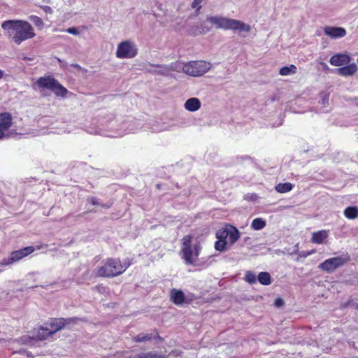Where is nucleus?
Masks as SVG:
<instances>
[{
    "label": "nucleus",
    "mask_w": 358,
    "mask_h": 358,
    "mask_svg": "<svg viewBox=\"0 0 358 358\" xmlns=\"http://www.w3.org/2000/svg\"><path fill=\"white\" fill-rule=\"evenodd\" d=\"M12 124L11 115L8 113L0 115V130L4 138L10 137L13 134L8 131Z\"/></svg>",
    "instance_id": "ddd939ff"
},
{
    "label": "nucleus",
    "mask_w": 358,
    "mask_h": 358,
    "mask_svg": "<svg viewBox=\"0 0 358 358\" xmlns=\"http://www.w3.org/2000/svg\"><path fill=\"white\" fill-rule=\"evenodd\" d=\"M352 58L348 54L338 53L333 55L329 60L330 64L334 66H342L348 64Z\"/></svg>",
    "instance_id": "4468645a"
},
{
    "label": "nucleus",
    "mask_w": 358,
    "mask_h": 358,
    "mask_svg": "<svg viewBox=\"0 0 358 358\" xmlns=\"http://www.w3.org/2000/svg\"><path fill=\"white\" fill-rule=\"evenodd\" d=\"M206 21L216 29L246 33L251 31V26L250 24L241 20L222 15H208L206 17Z\"/></svg>",
    "instance_id": "f03ea898"
},
{
    "label": "nucleus",
    "mask_w": 358,
    "mask_h": 358,
    "mask_svg": "<svg viewBox=\"0 0 358 358\" xmlns=\"http://www.w3.org/2000/svg\"><path fill=\"white\" fill-rule=\"evenodd\" d=\"M52 336V333L50 331L49 327H41L37 330V334L35 335V337L38 340H45L49 336Z\"/></svg>",
    "instance_id": "aec40b11"
},
{
    "label": "nucleus",
    "mask_w": 358,
    "mask_h": 358,
    "mask_svg": "<svg viewBox=\"0 0 358 358\" xmlns=\"http://www.w3.org/2000/svg\"><path fill=\"white\" fill-rule=\"evenodd\" d=\"M259 282L264 285H268L271 284V276L267 272H261L258 275Z\"/></svg>",
    "instance_id": "a878e982"
},
{
    "label": "nucleus",
    "mask_w": 358,
    "mask_h": 358,
    "mask_svg": "<svg viewBox=\"0 0 358 358\" xmlns=\"http://www.w3.org/2000/svg\"><path fill=\"white\" fill-rule=\"evenodd\" d=\"M201 106V101L196 97L188 99L184 103L185 110L189 112H195L200 109Z\"/></svg>",
    "instance_id": "f3484780"
},
{
    "label": "nucleus",
    "mask_w": 358,
    "mask_h": 358,
    "mask_svg": "<svg viewBox=\"0 0 358 358\" xmlns=\"http://www.w3.org/2000/svg\"><path fill=\"white\" fill-rule=\"evenodd\" d=\"M180 255L187 265L196 262L201 247L193 236L187 235L182 240Z\"/></svg>",
    "instance_id": "20e7f679"
},
{
    "label": "nucleus",
    "mask_w": 358,
    "mask_h": 358,
    "mask_svg": "<svg viewBox=\"0 0 358 358\" xmlns=\"http://www.w3.org/2000/svg\"><path fill=\"white\" fill-rule=\"evenodd\" d=\"M3 76V72L1 70H0V80L2 78Z\"/></svg>",
    "instance_id": "4c0bfd02"
},
{
    "label": "nucleus",
    "mask_w": 358,
    "mask_h": 358,
    "mask_svg": "<svg viewBox=\"0 0 358 358\" xmlns=\"http://www.w3.org/2000/svg\"><path fill=\"white\" fill-rule=\"evenodd\" d=\"M350 260L349 255L345 253L338 257L326 259L318 266V268L327 273H331L347 264Z\"/></svg>",
    "instance_id": "6e6552de"
},
{
    "label": "nucleus",
    "mask_w": 358,
    "mask_h": 358,
    "mask_svg": "<svg viewBox=\"0 0 358 358\" xmlns=\"http://www.w3.org/2000/svg\"><path fill=\"white\" fill-rule=\"evenodd\" d=\"M216 238L226 239L228 243L233 245L240 238V233L235 227L227 225L217 231Z\"/></svg>",
    "instance_id": "9d476101"
},
{
    "label": "nucleus",
    "mask_w": 358,
    "mask_h": 358,
    "mask_svg": "<svg viewBox=\"0 0 358 358\" xmlns=\"http://www.w3.org/2000/svg\"><path fill=\"white\" fill-rule=\"evenodd\" d=\"M323 31L326 36L334 40L342 38L347 34L346 29L341 27L325 26Z\"/></svg>",
    "instance_id": "9b49d317"
},
{
    "label": "nucleus",
    "mask_w": 358,
    "mask_h": 358,
    "mask_svg": "<svg viewBox=\"0 0 358 358\" xmlns=\"http://www.w3.org/2000/svg\"><path fill=\"white\" fill-rule=\"evenodd\" d=\"M266 225V222L261 217L254 219L251 223V228L255 231L263 229Z\"/></svg>",
    "instance_id": "5701e85b"
},
{
    "label": "nucleus",
    "mask_w": 358,
    "mask_h": 358,
    "mask_svg": "<svg viewBox=\"0 0 358 358\" xmlns=\"http://www.w3.org/2000/svg\"><path fill=\"white\" fill-rule=\"evenodd\" d=\"M275 306L277 307H280L283 304V300L280 298H278L275 300Z\"/></svg>",
    "instance_id": "473e14b6"
},
{
    "label": "nucleus",
    "mask_w": 358,
    "mask_h": 358,
    "mask_svg": "<svg viewBox=\"0 0 358 358\" xmlns=\"http://www.w3.org/2000/svg\"><path fill=\"white\" fill-rule=\"evenodd\" d=\"M315 252V250H311L309 251H303L299 254V257L306 258Z\"/></svg>",
    "instance_id": "c756f323"
},
{
    "label": "nucleus",
    "mask_w": 358,
    "mask_h": 358,
    "mask_svg": "<svg viewBox=\"0 0 358 358\" xmlns=\"http://www.w3.org/2000/svg\"><path fill=\"white\" fill-rule=\"evenodd\" d=\"M296 71L297 67L294 64H291L281 68L280 69L279 73L282 76H287L295 74Z\"/></svg>",
    "instance_id": "4be33fe9"
},
{
    "label": "nucleus",
    "mask_w": 358,
    "mask_h": 358,
    "mask_svg": "<svg viewBox=\"0 0 358 358\" xmlns=\"http://www.w3.org/2000/svg\"><path fill=\"white\" fill-rule=\"evenodd\" d=\"M171 298L174 303L181 304L184 301L185 296L182 292L174 289L171 292Z\"/></svg>",
    "instance_id": "6ab92c4d"
},
{
    "label": "nucleus",
    "mask_w": 358,
    "mask_h": 358,
    "mask_svg": "<svg viewBox=\"0 0 358 358\" xmlns=\"http://www.w3.org/2000/svg\"><path fill=\"white\" fill-rule=\"evenodd\" d=\"M322 65H323L324 66H325L326 68H328V66H327V64H326L325 63H322Z\"/></svg>",
    "instance_id": "ea45409f"
},
{
    "label": "nucleus",
    "mask_w": 358,
    "mask_h": 358,
    "mask_svg": "<svg viewBox=\"0 0 358 358\" xmlns=\"http://www.w3.org/2000/svg\"><path fill=\"white\" fill-rule=\"evenodd\" d=\"M66 32L69 34H73V35H76V36L79 34V31L75 27H71V28L67 29Z\"/></svg>",
    "instance_id": "2f4dec72"
},
{
    "label": "nucleus",
    "mask_w": 358,
    "mask_h": 358,
    "mask_svg": "<svg viewBox=\"0 0 358 358\" xmlns=\"http://www.w3.org/2000/svg\"><path fill=\"white\" fill-rule=\"evenodd\" d=\"M130 265L129 262L121 263L117 259H108L97 267L96 275L101 277H113L122 273Z\"/></svg>",
    "instance_id": "39448f33"
},
{
    "label": "nucleus",
    "mask_w": 358,
    "mask_h": 358,
    "mask_svg": "<svg viewBox=\"0 0 358 358\" xmlns=\"http://www.w3.org/2000/svg\"><path fill=\"white\" fill-rule=\"evenodd\" d=\"M217 241L215 243V248L218 251H223L226 249L227 241L226 239L217 238Z\"/></svg>",
    "instance_id": "bb28decb"
},
{
    "label": "nucleus",
    "mask_w": 358,
    "mask_h": 358,
    "mask_svg": "<svg viewBox=\"0 0 358 358\" xmlns=\"http://www.w3.org/2000/svg\"><path fill=\"white\" fill-rule=\"evenodd\" d=\"M1 28L5 35L16 45H20L22 42L36 36L34 27L24 20L3 21L1 23Z\"/></svg>",
    "instance_id": "f257e3e1"
},
{
    "label": "nucleus",
    "mask_w": 358,
    "mask_h": 358,
    "mask_svg": "<svg viewBox=\"0 0 358 358\" xmlns=\"http://www.w3.org/2000/svg\"><path fill=\"white\" fill-rule=\"evenodd\" d=\"M2 138H4V137L3 136V133L0 130V139H2Z\"/></svg>",
    "instance_id": "58836bf2"
},
{
    "label": "nucleus",
    "mask_w": 358,
    "mask_h": 358,
    "mask_svg": "<svg viewBox=\"0 0 358 358\" xmlns=\"http://www.w3.org/2000/svg\"><path fill=\"white\" fill-rule=\"evenodd\" d=\"M90 202L92 204V205H97L98 204V201L96 199L94 198V197H92L89 199Z\"/></svg>",
    "instance_id": "c9c22d12"
},
{
    "label": "nucleus",
    "mask_w": 358,
    "mask_h": 358,
    "mask_svg": "<svg viewBox=\"0 0 358 358\" xmlns=\"http://www.w3.org/2000/svg\"><path fill=\"white\" fill-rule=\"evenodd\" d=\"M212 67L210 62L203 60L183 62L177 61L172 63L171 68L176 72H182L189 76L200 77L208 73Z\"/></svg>",
    "instance_id": "7ed1b4c3"
},
{
    "label": "nucleus",
    "mask_w": 358,
    "mask_h": 358,
    "mask_svg": "<svg viewBox=\"0 0 358 358\" xmlns=\"http://www.w3.org/2000/svg\"><path fill=\"white\" fill-rule=\"evenodd\" d=\"M41 246H37V247H36V249H38V250H39V249H41Z\"/></svg>",
    "instance_id": "a19ab883"
},
{
    "label": "nucleus",
    "mask_w": 358,
    "mask_h": 358,
    "mask_svg": "<svg viewBox=\"0 0 358 358\" xmlns=\"http://www.w3.org/2000/svg\"><path fill=\"white\" fill-rule=\"evenodd\" d=\"M42 92L45 89L51 90L55 95L64 96L67 93V90L63 87L57 80L50 76L41 77L35 83Z\"/></svg>",
    "instance_id": "0eeeda50"
},
{
    "label": "nucleus",
    "mask_w": 358,
    "mask_h": 358,
    "mask_svg": "<svg viewBox=\"0 0 358 358\" xmlns=\"http://www.w3.org/2000/svg\"><path fill=\"white\" fill-rule=\"evenodd\" d=\"M153 334L150 333H141L134 338V341L136 342H145L151 340L154 338Z\"/></svg>",
    "instance_id": "393cba45"
},
{
    "label": "nucleus",
    "mask_w": 358,
    "mask_h": 358,
    "mask_svg": "<svg viewBox=\"0 0 358 358\" xmlns=\"http://www.w3.org/2000/svg\"><path fill=\"white\" fill-rule=\"evenodd\" d=\"M210 31V29H209V28H206V29L203 28V29H202V30H201L199 32H200V33H206V32H208V31Z\"/></svg>",
    "instance_id": "e433bc0d"
},
{
    "label": "nucleus",
    "mask_w": 358,
    "mask_h": 358,
    "mask_svg": "<svg viewBox=\"0 0 358 358\" xmlns=\"http://www.w3.org/2000/svg\"><path fill=\"white\" fill-rule=\"evenodd\" d=\"M166 130V128H158L157 126H156V128H152V131L153 132H156V133H158V132H161V131H165Z\"/></svg>",
    "instance_id": "72a5a7b5"
},
{
    "label": "nucleus",
    "mask_w": 358,
    "mask_h": 358,
    "mask_svg": "<svg viewBox=\"0 0 358 358\" xmlns=\"http://www.w3.org/2000/svg\"><path fill=\"white\" fill-rule=\"evenodd\" d=\"M30 20L38 28L42 29L43 27L44 23L41 17L36 15H31L30 17Z\"/></svg>",
    "instance_id": "cd10ccee"
},
{
    "label": "nucleus",
    "mask_w": 358,
    "mask_h": 358,
    "mask_svg": "<svg viewBox=\"0 0 358 358\" xmlns=\"http://www.w3.org/2000/svg\"><path fill=\"white\" fill-rule=\"evenodd\" d=\"M344 216L349 220H354L358 217V208L356 206H350L343 211Z\"/></svg>",
    "instance_id": "412c9836"
},
{
    "label": "nucleus",
    "mask_w": 358,
    "mask_h": 358,
    "mask_svg": "<svg viewBox=\"0 0 358 358\" xmlns=\"http://www.w3.org/2000/svg\"><path fill=\"white\" fill-rule=\"evenodd\" d=\"M34 250L35 248L28 246L16 251H13L8 258H4L0 262V265L8 266L26 257L29 255L31 254Z\"/></svg>",
    "instance_id": "1a4fd4ad"
},
{
    "label": "nucleus",
    "mask_w": 358,
    "mask_h": 358,
    "mask_svg": "<svg viewBox=\"0 0 358 358\" xmlns=\"http://www.w3.org/2000/svg\"><path fill=\"white\" fill-rule=\"evenodd\" d=\"M357 63H358V58H357Z\"/></svg>",
    "instance_id": "79ce46f5"
},
{
    "label": "nucleus",
    "mask_w": 358,
    "mask_h": 358,
    "mask_svg": "<svg viewBox=\"0 0 358 358\" xmlns=\"http://www.w3.org/2000/svg\"><path fill=\"white\" fill-rule=\"evenodd\" d=\"M138 54V45L132 40H123L117 45L115 57L120 59H133Z\"/></svg>",
    "instance_id": "423d86ee"
},
{
    "label": "nucleus",
    "mask_w": 358,
    "mask_h": 358,
    "mask_svg": "<svg viewBox=\"0 0 358 358\" xmlns=\"http://www.w3.org/2000/svg\"><path fill=\"white\" fill-rule=\"evenodd\" d=\"M74 320V319L64 318L51 319L47 323V327H49L50 332L53 335L55 333L65 327L67 324H70Z\"/></svg>",
    "instance_id": "f8f14e48"
},
{
    "label": "nucleus",
    "mask_w": 358,
    "mask_h": 358,
    "mask_svg": "<svg viewBox=\"0 0 358 358\" xmlns=\"http://www.w3.org/2000/svg\"><path fill=\"white\" fill-rule=\"evenodd\" d=\"M203 0H194L192 2V7L196 10H199L201 7V3Z\"/></svg>",
    "instance_id": "7c9ffc66"
},
{
    "label": "nucleus",
    "mask_w": 358,
    "mask_h": 358,
    "mask_svg": "<svg viewBox=\"0 0 358 358\" xmlns=\"http://www.w3.org/2000/svg\"><path fill=\"white\" fill-rule=\"evenodd\" d=\"M245 280L246 282L253 284L257 282V277L255 274L251 271H247L245 275Z\"/></svg>",
    "instance_id": "c85d7f7f"
},
{
    "label": "nucleus",
    "mask_w": 358,
    "mask_h": 358,
    "mask_svg": "<svg viewBox=\"0 0 358 358\" xmlns=\"http://www.w3.org/2000/svg\"><path fill=\"white\" fill-rule=\"evenodd\" d=\"M155 356L152 352H149L146 355H142L140 358H148V357H155Z\"/></svg>",
    "instance_id": "f704fd0d"
},
{
    "label": "nucleus",
    "mask_w": 358,
    "mask_h": 358,
    "mask_svg": "<svg viewBox=\"0 0 358 358\" xmlns=\"http://www.w3.org/2000/svg\"><path fill=\"white\" fill-rule=\"evenodd\" d=\"M345 66L338 68L336 72L338 75L342 76H350L354 75L358 70L357 65L355 63H349Z\"/></svg>",
    "instance_id": "dca6fc26"
},
{
    "label": "nucleus",
    "mask_w": 358,
    "mask_h": 358,
    "mask_svg": "<svg viewBox=\"0 0 358 358\" xmlns=\"http://www.w3.org/2000/svg\"><path fill=\"white\" fill-rule=\"evenodd\" d=\"M172 63L169 65H156L152 66L153 69L150 70V72L155 74L163 76H169L173 71H175L172 68Z\"/></svg>",
    "instance_id": "a211bd4d"
},
{
    "label": "nucleus",
    "mask_w": 358,
    "mask_h": 358,
    "mask_svg": "<svg viewBox=\"0 0 358 358\" xmlns=\"http://www.w3.org/2000/svg\"><path fill=\"white\" fill-rule=\"evenodd\" d=\"M293 188L290 182L279 183L275 186V190L279 193H286L291 191Z\"/></svg>",
    "instance_id": "b1692460"
},
{
    "label": "nucleus",
    "mask_w": 358,
    "mask_h": 358,
    "mask_svg": "<svg viewBox=\"0 0 358 358\" xmlns=\"http://www.w3.org/2000/svg\"><path fill=\"white\" fill-rule=\"evenodd\" d=\"M329 236V230H320L312 233L310 242L314 244L322 245L327 243V238Z\"/></svg>",
    "instance_id": "2eb2a0df"
}]
</instances>
